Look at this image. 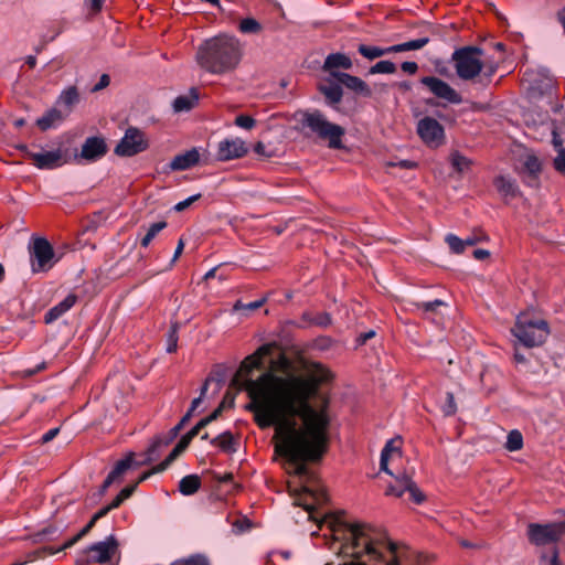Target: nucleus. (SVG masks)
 <instances>
[{"instance_id":"20e7f679","label":"nucleus","mask_w":565,"mask_h":565,"mask_svg":"<svg viewBox=\"0 0 565 565\" xmlns=\"http://www.w3.org/2000/svg\"><path fill=\"white\" fill-rule=\"evenodd\" d=\"M512 333L523 345L533 348L546 341L550 334V328L545 320L534 318L531 313L523 312L518 316Z\"/></svg>"},{"instance_id":"c85d7f7f","label":"nucleus","mask_w":565,"mask_h":565,"mask_svg":"<svg viewBox=\"0 0 565 565\" xmlns=\"http://www.w3.org/2000/svg\"><path fill=\"white\" fill-rule=\"evenodd\" d=\"M201 488V478L198 475H188L179 482V491L183 495H192Z\"/></svg>"},{"instance_id":"338daca9","label":"nucleus","mask_w":565,"mask_h":565,"mask_svg":"<svg viewBox=\"0 0 565 565\" xmlns=\"http://www.w3.org/2000/svg\"><path fill=\"white\" fill-rule=\"evenodd\" d=\"M473 256L476 259L483 260L490 256V253L487 249H475Z\"/></svg>"},{"instance_id":"9d476101","label":"nucleus","mask_w":565,"mask_h":565,"mask_svg":"<svg viewBox=\"0 0 565 565\" xmlns=\"http://www.w3.org/2000/svg\"><path fill=\"white\" fill-rule=\"evenodd\" d=\"M417 134L431 148H437L445 141L444 127L431 117H424L417 122Z\"/></svg>"},{"instance_id":"603ef678","label":"nucleus","mask_w":565,"mask_h":565,"mask_svg":"<svg viewBox=\"0 0 565 565\" xmlns=\"http://www.w3.org/2000/svg\"><path fill=\"white\" fill-rule=\"evenodd\" d=\"M401 68L403 72L413 75L418 71V65L416 62H403Z\"/></svg>"},{"instance_id":"c03bdc74","label":"nucleus","mask_w":565,"mask_h":565,"mask_svg":"<svg viewBox=\"0 0 565 565\" xmlns=\"http://www.w3.org/2000/svg\"><path fill=\"white\" fill-rule=\"evenodd\" d=\"M182 451L175 446L171 452L168 455V457L159 465H157L154 467V472H162L164 471L169 465L177 459V457L181 454Z\"/></svg>"},{"instance_id":"09e8293b","label":"nucleus","mask_w":565,"mask_h":565,"mask_svg":"<svg viewBox=\"0 0 565 565\" xmlns=\"http://www.w3.org/2000/svg\"><path fill=\"white\" fill-rule=\"evenodd\" d=\"M444 302L441 300H434V301H427V302H420L417 303V308L423 310L424 312H431L435 311L437 307L443 306Z\"/></svg>"},{"instance_id":"052dcab7","label":"nucleus","mask_w":565,"mask_h":565,"mask_svg":"<svg viewBox=\"0 0 565 565\" xmlns=\"http://www.w3.org/2000/svg\"><path fill=\"white\" fill-rule=\"evenodd\" d=\"M391 166L399 167L403 169H413L416 167V163L413 161H408V160H401L398 162L391 163Z\"/></svg>"},{"instance_id":"4be33fe9","label":"nucleus","mask_w":565,"mask_h":565,"mask_svg":"<svg viewBox=\"0 0 565 565\" xmlns=\"http://www.w3.org/2000/svg\"><path fill=\"white\" fill-rule=\"evenodd\" d=\"M66 117V114L62 109L54 107L49 109L42 117L38 118L36 125L41 130L45 131L60 125Z\"/></svg>"},{"instance_id":"7c9ffc66","label":"nucleus","mask_w":565,"mask_h":565,"mask_svg":"<svg viewBox=\"0 0 565 565\" xmlns=\"http://www.w3.org/2000/svg\"><path fill=\"white\" fill-rule=\"evenodd\" d=\"M428 42H429L428 38H419V39L407 41V42H404L401 44H395V45L390 46V54L420 50L426 44H428Z\"/></svg>"},{"instance_id":"6e6552de","label":"nucleus","mask_w":565,"mask_h":565,"mask_svg":"<svg viewBox=\"0 0 565 565\" xmlns=\"http://www.w3.org/2000/svg\"><path fill=\"white\" fill-rule=\"evenodd\" d=\"M565 535V521L545 524L531 523L527 526L529 541L537 546L554 544Z\"/></svg>"},{"instance_id":"e2e57ef3","label":"nucleus","mask_w":565,"mask_h":565,"mask_svg":"<svg viewBox=\"0 0 565 565\" xmlns=\"http://www.w3.org/2000/svg\"><path fill=\"white\" fill-rule=\"evenodd\" d=\"M191 440L192 439H190L188 437V435L185 434L184 436L181 437V439L177 444V447L183 452L186 449V447L189 446V444L191 443Z\"/></svg>"},{"instance_id":"393cba45","label":"nucleus","mask_w":565,"mask_h":565,"mask_svg":"<svg viewBox=\"0 0 565 565\" xmlns=\"http://www.w3.org/2000/svg\"><path fill=\"white\" fill-rule=\"evenodd\" d=\"M79 102V94L75 86H70L62 90L60 94L56 105L63 107V111L68 116L73 107Z\"/></svg>"},{"instance_id":"864d4df0","label":"nucleus","mask_w":565,"mask_h":565,"mask_svg":"<svg viewBox=\"0 0 565 565\" xmlns=\"http://www.w3.org/2000/svg\"><path fill=\"white\" fill-rule=\"evenodd\" d=\"M110 83V78L107 74H103L99 78V82L94 86L93 92H98L105 87H107Z\"/></svg>"},{"instance_id":"f257e3e1","label":"nucleus","mask_w":565,"mask_h":565,"mask_svg":"<svg viewBox=\"0 0 565 565\" xmlns=\"http://www.w3.org/2000/svg\"><path fill=\"white\" fill-rule=\"evenodd\" d=\"M275 349V342L266 343L246 356L232 382L248 394L250 402L246 409L254 414L257 426L260 429L274 426L275 450L287 459L288 473L299 479V488L292 490L294 503L302 507L308 519L317 523L329 550L349 559L341 565H424L434 562L431 555L393 542L371 525L349 523L342 514L317 512L329 498L305 462L320 459L328 448L329 402L324 398L313 405L311 401L320 386L331 380V372L319 363L311 364L301 373L288 372L291 362L279 353L270 360L269 369L254 379L253 371L262 370L265 359Z\"/></svg>"},{"instance_id":"aec40b11","label":"nucleus","mask_w":565,"mask_h":565,"mask_svg":"<svg viewBox=\"0 0 565 565\" xmlns=\"http://www.w3.org/2000/svg\"><path fill=\"white\" fill-rule=\"evenodd\" d=\"M399 444L401 441L397 439H390L381 452V460H380V467L381 470L385 471L386 473L393 476V472L388 469V460L392 458H401V451H399Z\"/></svg>"},{"instance_id":"9b49d317","label":"nucleus","mask_w":565,"mask_h":565,"mask_svg":"<svg viewBox=\"0 0 565 565\" xmlns=\"http://www.w3.org/2000/svg\"><path fill=\"white\" fill-rule=\"evenodd\" d=\"M423 84L429 93L435 97L445 100L449 104L458 105L462 102L461 95L452 88L447 82L436 76H425L420 78Z\"/></svg>"},{"instance_id":"4468645a","label":"nucleus","mask_w":565,"mask_h":565,"mask_svg":"<svg viewBox=\"0 0 565 565\" xmlns=\"http://www.w3.org/2000/svg\"><path fill=\"white\" fill-rule=\"evenodd\" d=\"M405 491H408L411 498L415 503H422L425 500V495L418 489L416 483L407 475L396 477V484H392L387 488L386 494L394 497H402Z\"/></svg>"},{"instance_id":"4d7b16f0","label":"nucleus","mask_w":565,"mask_h":565,"mask_svg":"<svg viewBox=\"0 0 565 565\" xmlns=\"http://www.w3.org/2000/svg\"><path fill=\"white\" fill-rule=\"evenodd\" d=\"M105 1L106 0H89L88 6L92 13H98L103 9Z\"/></svg>"},{"instance_id":"680f3d73","label":"nucleus","mask_w":565,"mask_h":565,"mask_svg":"<svg viewBox=\"0 0 565 565\" xmlns=\"http://www.w3.org/2000/svg\"><path fill=\"white\" fill-rule=\"evenodd\" d=\"M204 423H202L201 420L190 430L186 433L188 437L190 439H193L202 428H204Z\"/></svg>"},{"instance_id":"6e6d98bb","label":"nucleus","mask_w":565,"mask_h":565,"mask_svg":"<svg viewBox=\"0 0 565 565\" xmlns=\"http://www.w3.org/2000/svg\"><path fill=\"white\" fill-rule=\"evenodd\" d=\"M223 405H224V402L211 415H209L207 417L201 419V422L204 423V426H207L211 422H213V420H215L217 418V416L222 412Z\"/></svg>"},{"instance_id":"a19ab883","label":"nucleus","mask_w":565,"mask_h":565,"mask_svg":"<svg viewBox=\"0 0 565 565\" xmlns=\"http://www.w3.org/2000/svg\"><path fill=\"white\" fill-rule=\"evenodd\" d=\"M265 301H266L265 298L256 300V301H252L249 303H243L241 300H237L233 305V311L234 312H238V311H242V310L254 311V310L259 309L265 303Z\"/></svg>"},{"instance_id":"58836bf2","label":"nucleus","mask_w":565,"mask_h":565,"mask_svg":"<svg viewBox=\"0 0 565 565\" xmlns=\"http://www.w3.org/2000/svg\"><path fill=\"white\" fill-rule=\"evenodd\" d=\"M291 561V552L290 551H271L267 554V563L275 565L280 562H289Z\"/></svg>"},{"instance_id":"79ce46f5","label":"nucleus","mask_w":565,"mask_h":565,"mask_svg":"<svg viewBox=\"0 0 565 565\" xmlns=\"http://www.w3.org/2000/svg\"><path fill=\"white\" fill-rule=\"evenodd\" d=\"M178 349V328L177 324H173L168 333L167 339V352L173 353Z\"/></svg>"},{"instance_id":"423d86ee","label":"nucleus","mask_w":565,"mask_h":565,"mask_svg":"<svg viewBox=\"0 0 565 565\" xmlns=\"http://www.w3.org/2000/svg\"><path fill=\"white\" fill-rule=\"evenodd\" d=\"M153 473H156L154 472V467L150 471L143 472L139 477L138 481L135 484L128 486V487L124 488L116 495V498L111 501V503H109L108 505H106V507L102 508L99 511H97L93 515L92 520L75 536H73L70 541H67L64 544V547L72 546L77 541H79L84 535H86L92 530V527L95 525L97 520H99V519L104 518L105 515H107V513L110 512L111 510L120 507V504L125 500H127L134 493V491L136 490L138 483L143 482L145 480H147Z\"/></svg>"},{"instance_id":"0eeeda50","label":"nucleus","mask_w":565,"mask_h":565,"mask_svg":"<svg viewBox=\"0 0 565 565\" xmlns=\"http://www.w3.org/2000/svg\"><path fill=\"white\" fill-rule=\"evenodd\" d=\"M30 265L33 274L49 271L57 262L52 245L47 239L38 237L29 246Z\"/></svg>"},{"instance_id":"c9c22d12","label":"nucleus","mask_w":565,"mask_h":565,"mask_svg":"<svg viewBox=\"0 0 565 565\" xmlns=\"http://www.w3.org/2000/svg\"><path fill=\"white\" fill-rule=\"evenodd\" d=\"M210 559L204 554H193L173 562L171 565H209Z\"/></svg>"},{"instance_id":"a878e982","label":"nucleus","mask_w":565,"mask_h":565,"mask_svg":"<svg viewBox=\"0 0 565 565\" xmlns=\"http://www.w3.org/2000/svg\"><path fill=\"white\" fill-rule=\"evenodd\" d=\"M164 446H167V443H163L161 439L153 440L145 454L140 455V459H135V466L141 467L158 460Z\"/></svg>"},{"instance_id":"49530a36","label":"nucleus","mask_w":565,"mask_h":565,"mask_svg":"<svg viewBox=\"0 0 565 565\" xmlns=\"http://www.w3.org/2000/svg\"><path fill=\"white\" fill-rule=\"evenodd\" d=\"M553 166L557 172L565 174V148H559L553 160Z\"/></svg>"},{"instance_id":"1a4fd4ad","label":"nucleus","mask_w":565,"mask_h":565,"mask_svg":"<svg viewBox=\"0 0 565 565\" xmlns=\"http://www.w3.org/2000/svg\"><path fill=\"white\" fill-rule=\"evenodd\" d=\"M148 147L149 141L145 132L136 127H129L116 146L115 153L121 157H132L147 150Z\"/></svg>"},{"instance_id":"8fccbe9b","label":"nucleus","mask_w":565,"mask_h":565,"mask_svg":"<svg viewBox=\"0 0 565 565\" xmlns=\"http://www.w3.org/2000/svg\"><path fill=\"white\" fill-rule=\"evenodd\" d=\"M200 196H201V194H194V195H192V196H190V198H188V199H185V200H183V201H181V202L177 203V204H175V206H174V210H175V211H179V212H181V211L185 210V209H186V207H189L193 202H195L198 199H200Z\"/></svg>"},{"instance_id":"5fc2aeb1","label":"nucleus","mask_w":565,"mask_h":565,"mask_svg":"<svg viewBox=\"0 0 565 565\" xmlns=\"http://www.w3.org/2000/svg\"><path fill=\"white\" fill-rule=\"evenodd\" d=\"M223 405H224V402L211 415H209L207 417L201 419V422L204 423V426H207L211 422H213V420H215L217 418V416L222 412Z\"/></svg>"},{"instance_id":"a211bd4d","label":"nucleus","mask_w":565,"mask_h":565,"mask_svg":"<svg viewBox=\"0 0 565 565\" xmlns=\"http://www.w3.org/2000/svg\"><path fill=\"white\" fill-rule=\"evenodd\" d=\"M332 77L335 78L341 85L347 88L359 93L363 96H370L371 89L367 84L358 76H353L348 73H332Z\"/></svg>"},{"instance_id":"dca6fc26","label":"nucleus","mask_w":565,"mask_h":565,"mask_svg":"<svg viewBox=\"0 0 565 565\" xmlns=\"http://www.w3.org/2000/svg\"><path fill=\"white\" fill-rule=\"evenodd\" d=\"M107 152V145L100 137H89L82 146L79 158L86 161H96Z\"/></svg>"},{"instance_id":"b1692460","label":"nucleus","mask_w":565,"mask_h":565,"mask_svg":"<svg viewBox=\"0 0 565 565\" xmlns=\"http://www.w3.org/2000/svg\"><path fill=\"white\" fill-rule=\"evenodd\" d=\"M352 67V61L349 56L343 53L329 54L323 63V70L332 73H338L337 68L350 70Z\"/></svg>"},{"instance_id":"ea45409f","label":"nucleus","mask_w":565,"mask_h":565,"mask_svg":"<svg viewBox=\"0 0 565 565\" xmlns=\"http://www.w3.org/2000/svg\"><path fill=\"white\" fill-rule=\"evenodd\" d=\"M523 166L525 170L532 175H536L541 172V162L539 158L533 154H527L525 157Z\"/></svg>"},{"instance_id":"3c124183","label":"nucleus","mask_w":565,"mask_h":565,"mask_svg":"<svg viewBox=\"0 0 565 565\" xmlns=\"http://www.w3.org/2000/svg\"><path fill=\"white\" fill-rule=\"evenodd\" d=\"M447 399H448V404L444 408V413L448 416L454 415L456 413V404H455L454 395L451 393H448Z\"/></svg>"},{"instance_id":"39448f33","label":"nucleus","mask_w":565,"mask_h":565,"mask_svg":"<svg viewBox=\"0 0 565 565\" xmlns=\"http://www.w3.org/2000/svg\"><path fill=\"white\" fill-rule=\"evenodd\" d=\"M302 122L318 137L328 140L330 148L339 149L342 147L341 139L344 135V129L339 125L330 122L320 111L306 113Z\"/></svg>"},{"instance_id":"37998d69","label":"nucleus","mask_w":565,"mask_h":565,"mask_svg":"<svg viewBox=\"0 0 565 565\" xmlns=\"http://www.w3.org/2000/svg\"><path fill=\"white\" fill-rule=\"evenodd\" d=\"M446 242L450 249L456 254H460L465 250V242L454 234L447 235Z\"/></svg>"},{"instance_id":"bb28decb","label":"nucleus","mask_w":565,"mask_h":565,"mask_svg":"<svg viewBox=\"0 0 565 565\" xmlns=\"http://www.w3.org/2000/svg\"><path fill=\"white\" fill-rule=\"evenodd\" d=\"M494 185L498 192L505 199H514L519 195V188L511 178L500 175L495 178Z\"/></svg>"},{"instance_id":"f3484780","label":"nucleus","mask_w":565,"mask_h":565,"mask_svg":"<svg viewBox=\"0 0 565 565\" xmlns=\"http://www.w3.org/2000/svg\"><path fill=\"white\" fill-rule=\"evenodd\" d=\"M130 468H137L135 466V454L129 452L124 459L119 460L114 469L108 473L106 479L104 480L102 484L100 492L104 493L113 483L119 482L122 478V476L127 472Z\"/></svg>"},{"instance_id":"774afa93","label":"nucleus","mask_w":565,"mask_h":565,"mask_svg":"<svg viewBox=\"0 0 565 565\" xmlns=\"http://www.w3.org/2000/svg\"><path fill=\"white\" fill-rule=\"evenodd\" d=\"M556 17H557V21L563 26V30H564V33H565V7L562 8L561 10H558Z\"/></svg>"},{"instance_id":"7ed1b4c3","label":"nucleus","mask_w":565,"mask_h":565,"mask_svg":"<svg viewBox=\"0 0 565 565\" xmlns=\"http://www.w3.org/2000/svg\"><path fill=\"white\" fill-rule=\"evenodd\" d=\"M452 61L457 75L463 81L473 79L480 73L490 78L498 70L495 62L482 60V50L476 46L456 50L452 54Z\"/></svg>"},{"instance_id":"4c0bfd02","label":"nucleus","mask_w":565,"mask_h":565,"mask_svg":"<svg viewBox=\"0 0 565 565\" xmlns=\"http://www.w3.org/2000/svg\"><path fill=\"white\" fill-rule=\"evenodd\" d=\"M238 30L245 34L258 33L262 30V25L255 19L246 18L239 22Z\"/></svg>"},{"instance_id":"2f4dec72","label":"nucleus","mask_w":565,"mask_h":565,"mask_svg":"<svg viewBox=\"0 0 565 565\" xmlns=\"http://www.w3.org/2000/svg\"><path fill=\"white\" fill-rule=\"evenodd\" d=\"M358 51L363 57L372 61L377 57L390 54V46L380 47V46L361 44V45H359Z\"/></svg>"},{"instance_id":"f704fd0d","label":"nucleus","mask_w":565,"mask_h":565,"mask_svg":"<svg viewBox=\"0 0 565 565\" xmlns=\"http://www.w3.org/2000/svg\"><path fill=\"white\" fill-rule=\"evenodd\" d=\"M450 162L452 168L458 172H463L468 170L471 166V161L467 157L460 154L457 151L451 153Z\"/></svg>"},{"instance_id":"cd10ccee","label":"nucleus","mask_w":565,"mask_h":565,"mask_svg":"<svg viewBox=\"0 0 565 565\" xmlns=\"http://www.w3.org/2000/svg\"><path fill=\"white\" fill-rule=\"evenodd\" d=\"M320 92L324 95L329 105H337L341 102L343 92L340 83H326L319 86Z\"/></svg>"},{"instance_id":"de8ad7c7","label":"nucleus","mask_w":565,"mask_h":565,"mask_svg":"<svg viewBox=\"0 0 565 565\" xmlns=\"http://www.w3.org/2000/svg\"><path fill=\"white\" fill-rule=\"evenodd\" d=\"M211 381H212L211 379H206L205 380V382H204V384H203V386L201 388L200 396L192 401L191 407L189 409V411H191V413H193L199 407V405L201 404L202 398L204 397V395H205V393L207 391V386L210 385Z\"/></svg>"},{"instance_id":"6ab92c4d","label":"nucleus","mask_w":565,"mask_h":565,"mask_svg":"<svg viewBox=\"0 0 565 565\" xmlns=\"http://www.w3.org/2000/svg\"><path fill=\"white\" fill-rule=\"evenodd\" d=\"M200 160V153L196 149H191L184 153L178 154L170 163L174 171H183L195 166Z\"/></svg>"},{"instance_id":"5701e85b","label":"nucleus","mask_w":565,"mask_h":565,"mask_svg":"<svg viewBox=\"0 0 565 565\" xmlns=\"http://www.w3.org/2000/svg\"><path fill=\"white\" fill-rule=\"evenodd\" d=\"M199 98L198 89L191 88L188 94L180 95L173 100V110L175 113L189 111L198 105Z\"/></svg>"},{"instance_id":"ddd939ff","label":"nucleus","mask_w":565,"mask_h":565,"mask_svg":"<svg viewBox=\"0 0 565 565\" xmlns=\"http://www.w3.org/2000/svg\"><path fill=\"white\" fill-rule=\"evenodd\" d=\"M89 558L96 563L111 562L118 554V542L114 535L108 536L105 541L93 544L88 548Z\"/></svg>"},{"instance_id":"13d9d810","label":"nucleus","mask_w":565,"mask_h":565,"mask_svg":"<svg viewBox=\"0 0 565 565\" xmlns=\"http://www.w3.org/2000/svg\"><path fill=\"white\" fill-rule=\"evenodd\" d=\"M60 429L58 428H52L50 430H47L43 436H42V443L43 444H46L51 440H53L57 434H58Z\"/></svg>"},{"instance_id":"f03ea898","label":"nucleus","mask_w":565,"mask_h":565,"mask_svg":"<svg viewBox=\"0 0 565 565\" xmlns=\"http://www.w3.org/2000/svg\"><path fill=\"white\" fill-rule=\"evenodd\" d=\"M243 50L239 41L227 34H220L202 42L195 54L201 68L214 75L234 72L239 65Z\"/></svg>"},{"instance_id":"f8f14e48","label":"nucleus","mask_w":565,"mask_h":565,"mask_svg":"<svg viewBox=\"0 0 565 565\" xmlns=\"http://www.w3.org/2000/svg\"><path fill=\"white\" fill-rule=\"evenodd\" d=\"M28 158L32 160V163L41 170H52L62 167L67 162L63 151L61 149L44 151V152H32L28 150L26 146L21 147Z\"/></svg>"},{"instance_id":"2eb2a0df","label":"nucleus","mask_w":565,"mask_h":565,"mask_svg":"<svg viewBox=\"0 0 565 565\" xmlns=\"http://www.w3.org/2000/svg\"><path fill=\"white\" fill-rule=\"evenodd\" d=\"M247 147L241 138L224 139L217 145V159L221 161H230L242 158L247 153Z\"/></svg>"},{"instance_id":"c756f323","label":"nucleus","mask_w":565,"mask_h":565,"mask_svg":"<svg viewBox=\"0 0 565 565\" xmlns=\"http://www.w3.org/2000/svg\"><path fill=\"white\" fill-rule=\"evenodd\" d=\"M211 444L228 454L236 451V441L231 431H224L217 435L215 438L211 439Z\"/></svg>"},{"instance_id":"72a5a7b5","label":"nucleus","mask_w":565,"mask_h":565,"mask_svg":"<svg viewBox=\"0 0 565 565\" xmlns=\"http://www.w3.org/2000/svg\"><path fill=\"white\" fill-rule=\"evenodd\" d=\"M167 227V222L161 221L150 225L146 235L141 239V246L147 247L151 243V241L163 230Z\"/></svg>"},{"instance_id":"473e14b6","label":"nucleus","mask_w":565,"mask_h":565,"mask_svg":"<svg viewBox=\"0 0 565 565\" xmlns=\"http://www.w3.org/2000/svg\"><path fill=\"white\" fill-rule=\"evenodd\" d=\"M509 451H518L523 447V436L518 429H513L508 434L507 441L504 445Z\"/></svg>"},{"instance_id":"412c9836","label":"nucleus","mask_w":565,"mask_h":565,"mask_svg":"<svg viewBox=\"0 0 565 565\" xmlns=\"http://www.w3.org/2000/svg\"><path fill=\"white\" fill-rule=\"evenodd\" d=\"M77 301L74 294L67 295L62 301L52 307L45 315V322L51 323L67 312Z\"/></svg>"},{"instance_id":"e433bc0d","label":"nucleus","mask_w":565,"mask_h":565,"mask_svg":"<svg viewBox=\"0 0 565 565\" xmlns=\"http://www.w3.org/2000/svg\"><path fill=\"white\" fill-rule=\"evenodd\" d=\"M396 72V66L391 61H380L369 70L370 74H393Z\"/></svg>"},{"instance_id":"0e129e2a","label":"nucleus","mask_w":565,"mask_h":565,"mask_svg":"<svg viewBox=\"0 0 565 565\" xmlns=\"http://www.w3.org/2000/svg\"><path fill=\"white\" fill-rule=\"evenodd\" d=\"M191 440L192 439H190L188 437V435L185 434L184 436L181 437V439L177 444V447L183 452L186 449V447L189 446V444L191 443Z\"/></svg>"},{"instance_id":"a18cd8bd","label":"nucleus","mask_w":565,"mask_h":565,"mask_svg":"<svg viewBox=\"0 0 565 565\" xmlns=\"http://www.w3.org/2000/svg\"><path fill=\"white\" fill-rule=\"evenodd\" d=\"M235 125L239 128L250 130L255 127L256 120L248 115H238L235 118Z\"/></svg>"},{"instance_id":"bf43d9fd","label":"nucleus","mask_w":565,"mask_h":565,"mask_svg":"<svg viewBox=\"0 0 565 565\" xmlns=\"http://www.w3.org/2000/svg\"><path fill=\"white\" fill-rule=\"evenodd\" d=\"M552 143L557 151L559 150V148H564L563 140L556 130H553L552 132Z\"/></svg>"},{"instance_id":"69168bd1","label":"nucleus","mask_w":565,"mask_h":565,"mask_svg":"<svg viewBox=\"0 0 565 565\" xmlns=\"http://www.w3.org/2000/svg\"><path fill=\"white\" fill-rule=\"evenodd\" d=\"M191 440L192 439H190L188 437V435L185 434L184 436L181 437V439L177 444V447L183 452L186 449V447L189 446V444L191 443Z\"/></svg>"}]
</instances>
